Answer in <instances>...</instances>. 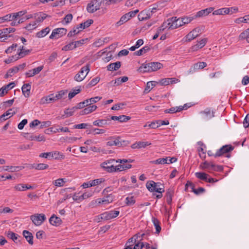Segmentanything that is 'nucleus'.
Instances as JSON below:
<instances>
[{"mask_svg":"<svg viewBox=\"0 0 249 249\" xmlns=\"http://www.w3.org/2000/svg\"><path fill=\"white\" fill-rule=\"evenodd\" d=\"M238 38L239 40L245 39L247 42L249 43V28L241 33Z\"/></svg>","mask_w":249,"mask_h":249,"instance_id":"nucleus-39","label":"nucleus"},{"mask_svg":"<svg viewBox=\"0 0 249 249\" xmlns=\"http://www.w3.org/2000/svg\"><path fill=\"white\" fill-rule=\"evenodd\" d=\"M105 181V179L104 178H99L93 180H89V181L87 182H84L83 183L81 187H82L83 188H87L89 187H91L92 186H95L97 185H98L104 182Z\"/></svg>","mask_w":249,"mask_h":249,"instance_id":"nucleus-11","label":"nucleus"},{"mask_svg":"<svg viewBox=\"0 0 249 249\" xmlns=\"http://www.w3.org/2000/svg\"><path fill=\"white\" fill-rule=\"evenodd\" d=\"M200 29L196 28L189 32L185 36L186 40L190 41L196 37L199 33Z\"/></svg>","mask_w":249,"mask_h":249,"instance_id":"nucleus-15","label":"nucleus"},{"mask_svg":"<svg viewBox=\"0 0 249 249\" xmlns=\"http://www.w3.org/2000/svg\"><path fill=\"white\" fill-rule=\"evenodd\" d=\"M150 47L148 46H145L140 50L134 53L135 54L138 56H141L145 53L150 50Z\"/></svg>","mask_w":249,"mask_h":249,"instance_id":"nucleus-44","label":"nucleus"},{"mask_svg":"<svg viewBox=\"0 0 249 249\" xmlns=\"http://www.w3.org/2000/svg\"><path fill=\"white\" fill-rule=\"evenodd\" d=\"M140 72L142 73L151 72V68L150 67L149 63H145L142 64L139 68Z\"/></svg>","mask_w":249,"mask_h":249,"instance_id":"nucleus-32","label":"nucleus"},{"mask_svg":"<svg viewBox=\"0 0 249 249\" xmlns=\"http://www.w3.org/2000/svg\"><path fill=\"white\" fill-rule=\"evenodd\" d=\"M24 168L23 166H5L2 167L4 171L10 172H14L21 170Z\"/></svg>","mask_w":249,"mask_h":249,"instance_id":"nucleus-28","label":"nucleus"},{"mask_svg":"<svg viewBox=\"0 0 249 249\" xmlns=\"http://www.w3.org/2000/svg\"><path fill=\"white\" fill-rule=\"evenodd\" d=\"M56 100L53 94H51L48 96L44 97L41 99L40 102L42 104H49L56 101Z\"/></svg>","mask_w":249,"mask_h":249,"instance_id":"nucleus-24","label":"nucleus"},{"mask_svg":"<svg viewBox=\"0 0 249 249\" xmlns=\"http://www.w3.org/2000/svg\"><path fill=\"white\" fill-rule=\"evenodd\" d=\"M156 86V82L155 81H149L147 83L146 87L145 89V92L146 93L149 92L151 89H152Z\"/></svg>","mask_w":249,"mask_h":249,"instance_id":"nucleus-53","label":"nucleus"},{"mask_svg":"<svg viewBox=\"0 0 249 249\" xmlns=\"http://www.w3.org/2000/svg\"><path fill=\"white\" fill-rule=\"evenodd\" d=\"M49 222L53 226H57L62 223V220L60 217L53 214L50 218Z\"/></svg>","mask_w":249,"mask_h":249,"instance_id":"nucleus-27","label":"nucleus"},{"mask_svg":"<svg viewBox=\"0 0 249 249\" xmlns=\"http://www.w3.org/2000/svg\"><path fill=\"white\" fill-rule=\"evenodd\" d=\"M23 48V46H22L21 48H20V51L18 53V56L16 57V60L24 57L29 54L31 52V50H24Z\"/></svg>","mask_w":249,"mask_h":249,"instance_id":"nucleus-37","label":"nucleus"},{"mask_svg":"<svg viewBox=\"0 0 249 249\" xmlns=\"http://www.w3.org/2000/svg\"><path fill=\"white\" fill-rule=\"evenodd\" d=\"M30 219L36 226H39L46 219V217L43 213H36L32 215Z\"/></svg>","mask_w":249,"mask_h":249,"instance_id":"nucleus-7","label":"nucleus"},{"mask_svg":"<svg viewBox=\"0 0 249 249\" xmlns=\"http://www.w3.org/2000/svg\"><path fill=\"white\" fill-rule=\"evenodd\" d=\"M18 72V69L14 67L10 69L7 72L5 77L6 78H8L9 77H11L14 74Z\"/></svg>","mask_w":249,"mask_h":249,"instance_id":"nucleus-52","label":"nucleus"},{"mask_svg":"<svg viewBox=\"0 0 249 249\" xmlns=\"http://www.w3.org/2000/svg\"><path fill=\"white\" fill-rule=\"evenodd\" d=\"M121 67V63L119 61L109 64L107 68L108 71H116L119 69Z\"/></svg>","mask_w":249,"mask_h":249,"instance_id":"nucleus-41","label":"nucleus"},{"mask_svg":"<svg viewBox=\"0 0 249 249\" xmlns=\"http://www.w3.org/2000/svg\"><path fill=\"white\" fill-rule=\"evenodd\" d=\"M199 168L207 170L210 173L213 171H220L223 169L221 165H216L212 162H209L207 161L201 162L199 165Z\"/></svg>","mask_w":249,"mask_h":249,"instance_id":"nucleus-3","label":"nucleus"},{"mask_svg":"<svg viewBox=\"0 0 249 249\" xmlns=\"http://www.w3.org/2000/svg\"><path fill=\"white\" fill-rule=\"evenodd\" d=\"M152 221L156 228L157 233H159L161 231V227L160 225L159 220L156 218H153Z\"/></svg>","mask_w":249,"mask_h":249,"instance_id":"nucleus-56","label":"nucleus"},{"mask_svg":"<svg viewBox=\"0 0 249 249\" xmlns=\"http://www.w3.org/2000/svg\"><path fill=\"white\" fill-rule=\"evenodd\" d=\"M50 28L47 27L36 33V36L38 38H42L45 36L49 33Z\"/></svg>","mask_w":249,"mask_h":249,"instance_id":"nucleus-35","label":"nucleus"},{"mask_svg":"<svg viewBox=\"0 0 249 249\" xmlns=\"http://www.w3.org/2000/svg\"><path fill=\"white\" fill-rule=\"evenodd\" d=\"M31 88V85L30 84H25L22 86L21 88L22 92L25 97H29Z\"/></svg>","mask_w":249,"mask_h":249,"instance_id":"nucleus-29","label":"nucleus"},{"mask_svg":"<svg viewBox=\"0 0 249 249\" xmlns=\"http://www.w3.org/2000/svg\"><path fill=\"white\" fill-rule=\"evenodd\" d=\"M27 135L28 136L26 138L30 141H36L37 142H44L45 141V138L44 136L42 135L35 136L33 134H27Z\"/></svg>","mask_w":249,"mask_h":249,"instance_id":"nucleus-25","label":"nucleus"},{"mask_svg":"<svg viewBox=\"0 0 249 249\" xmlns=\"http://www.w3.org/2000/svg\"><path fill=\"white\" fill-rule=\"evenodd\" d=\"M207 39L203 38L200 41H198L197 43L192 46L189 49V52H194L198 51L199 49L203 48L207 43Z\"/></svg>","mask_w":249,"mask_h":249,"instance_id":"nucleus-13","label":"nucleus"},{"mask_svg":"<svg viewBox=\"0 0 249 249\" xmlns=\"http://www.w3.org/2000/svg\"><path fill=\"white\" fill-rule=\"evenodd\" d=\"M146 187L150 192L158 193L156 196L157 198H160L162 196V194L164 192V187L160 182H155L153 180H150L146 183Z\"/></svg>","mask_w":249,"mask_h":249,"instance_id":"nucleus-1","label":"nucleus"},{"mask_svg":"<svg viewBox=\"0 0 249 249\" xmlns=\"http://www.w3.org/2000/svg\"><path fill=\"white\" fill-rule=\"evenodd\" d=\"M38 25L36 22L32 21L28 24L24 28L29 31H32L37 27Z\"/></svg>","mask_w":249,"mask_h":249,"instance_id":"nucleus-51","label":"nucleus"},{"mask_svg":"<svg viewBox=\"0 0 249 249\" xmlns=\"http://www.w3.org/2000/svg\"><path fill=\"white\" fill-rule=\"evenodd\" d=\"M182 110H183V107L180 106L179 107H173L169 109H167L165 110L164 112L166 113H174L180 112Z\"/></svg>","mask_w":249,"mask_h":249,"instance_id":"nucleus-40","label":"nucleus"},{"mask_svg":"<svg viewBox=\"0 0 249 249\" xmlns=\"http://www.w3.org/2000/svg\"><path fill=\"white\" fill-rule=\"evenodd\" d=\"M167 27L169 30H173L178 28V24L176 22V17H172L165 21Z\"/></svg>","mask_w":249,"mask_h":249,"instance_id":"nucleus-17","label":"nucleus"},{"mask_svg":"<svg viewBox=\"0 0 249 249\" xmlns=\"http://www.w3.org/2000/svg\"><path fill=\"white\" fill-rule=\"evenodd\" d=\"M134 160L129 159H123L116 160V163H120V164L116 165V172L122 171L126 169H130L132 167V165L130 163L133 162Z\"/></svg>","mask_w":249,"mask_h":249,"instance_id":"nucleus-5","label":"nucleus"},{"mask_svg":"<svg viewBox=\"0 0 249 249\" xmlns=\"http://www.w3.org/2000/svg\"><path fill=\"white\" fill-rule=\"evenodd\" d=\"M67 33V29L64 28H58L53 30L49 36L50 39H58Z\"/></svg>","mask_w":249,"mask_h":249,"instance_id":"nucleus-9","label":"nucleus"},{"mask_svg":"<svg viewBox=\"0 0 249 249\" xmlns=\"http://www.w3.org/2000/svg\"><path fill=\"white\" fill-rule=\"evenodd\" d=\"M195 176L198 179L205 181H207V178L209 176L208 174L203 172H196Z\"/></svg>","mask_w":249,"mask_h":249,"instance_id":"nucleus-47","label":"nucleus"},{"mask_svg":"<svg viewBox=\"0 0 249 249\" xmlns=\"http://www.w3.org/2000/svg\"><path fill=\"white\" fill-rule=\"evenodd\" d=\"M43 66H40L32 70H29L25 74L26 77H31L38 74L43 69Z\"/></svg>","mask_w":249,"mask_h":249,"instance_id":"nucleus-14","label":"nucleus"},{"mask_svg":"<svg viewBox=\"0 0 249 249\" xmlns=\"http://www.w3.org/2000/svg\"><path fill=\"white\" fill-rule=\"evenodd\" d=\"M116 160L109 159L102 162L100 166L106 171L112 173L116 172V165L115 166Z\"/></svg>","mask_w":249,"mask_h":249,"instance_id":"nucleus-4","label":"nucleus"},{"mask_svg":"<svg viewBox=\"0 0 249 249\" xmlns=\"http://www.w3.org/2000/svg\"><path fill=\"white\" fill-rule=\"evenodd\" d=\"M81 31H82V30H80L79 26L78 25H77L68 34V36L70 37H72V36H74V35L78 34Z\"/></svg>","mask_w":249,"mask_h":249,"instance_id":"nucleus-49","label":"nucleus"},{"mask_svg":"<svg viewBox=\"0 0 249 249\" xmlns=\"http://www.w3.org/2000/svg\"><path fill=\"white\" fill-rule=\"evenodd\" d=\"M75 110L76 109L74 107L71 108H68L65 111V114L67 117L71 116L73 114Z\"/></svg>","mask_w":249,"mask_h":249,"instance_id":"nucleus-62","label":"nucleus"},{"mask_svg":"<svg viewBox=\"0 0 249 249\" xmlns=\"http://www.w3.org/2000/svg\"><path fill=\"white\" fill-rule=\"evenodd\" d=\"M119 139H120L119 137H111L109 138V141L107 142L106 145L107 146L122 145V143L120 141Z\"/></svg>","mask_w":249,"mask_h":249,"instance_id":"nucleus-20","label":"nucleus"},{"mask_svg":"<svg viewBox=\"0 0 249 249\" xmlns=\"http://www.w3.org/2000/svg\"><path fill=\"white\" fill-rule=\"evenodd\" d=\"M151 17L149 10H143L138 15V18L140 21H143Z\"/></svg>","mask_w":249,"mask_h":249,"instance_id":"nucleus-26","label":"nucleus"},{"mask_svg":"<svg viewBox=\"0 0 249 249\" xmlns=\"http://www.w3.org/2000/svg\"><path fill=\"white\" fill-rule=\"evenodd\" d=\"M233 147L231 145H225L218 149L214 154V157H218L227 154L228 152L233 150Z\"/></svg>","mask_w":249,"mask_h":249,"instance_id":"nucleus-12","label":"nucleus"},{"mask_svg":"<svg viewBox=\"0 0 249 249\" xmlns=\"http://www.w3.org/2000/svg\"><path fill=\"white\" fill-rule=\"evenodd\" d=\"M22 234L29 244H33V236L31 232L28 231L24 230L23 231Z\"/></svg>","mask_w":249,"mask_h":249,"instance_id":"nucleus-30","label":"nucleus"},{"mask_svg":"<svg viewBox=\"0 0 249 249\" xmlns=\"http://www.w3.org/2000/svg\"><path fill=\"white\" fill-rule=\"evenodd\" d=\"M65 158L64 154L59 151H54L52 152V158L57 160H64Z\"/></svg>","mask_w":249,"mask_h":249,"instance_id":"nucleus-34","label":"nucleus"},{"mask_svg":"<svg viewBox=\"0 0 249 249\" xmlns=\"http://www.w3.org/2000/svg\"><path fill=\"white\" fill-rule=\"evenodd\" d=\"M100 78L98 76L93 78L89 82L87 87L90 88L96 85L100 81Z\"/></svg>","mask_w":249,"mask_h":249,"instance_id":"nucleus-54","label":"nucleus"},{"mask_svg":"<svg viewBox=\"0 0 249 249\" xmlns=\"http://www.w3.org/2000/svg\"><path fill=\"white\" fill-rule=\"evenodd\" d=\"M168 161V158L165 157L163 158H159L156 160L151 161L150 163L156 164H167Z\"/></svg>","mask_w":249,"mask_h":249,"instance_id":"nucleus-42","label":"nucleus"},{"mask_svg":"<svg viewBox=\"0 0 249 249\" xmlns=\"http://www.w3.org/2000/svg\"><path fill=\"white\" fill-rule=\"evenodd\" d=\"M101 5V0H92L88 4L87 10L89 13H93L100 9Z\"/></svg>","mask_w":249,"mask_h":249,"instance_id":"nucleus-8","label":"nucleus"},{"mask_svg":"<svg viewBox=\"0 0 249 249\" xmlns=\"http://www.w3.org/2000/svg\"><path fill=\"white\" fill-rule=\"evenodd\" d=\"M79 193H75L73 194V195L72 196L73 200L77 202H80L83 201L82 195H79Z\"/></svg>","mask_w":249,"mask_h":249,"instance_id":"nucleus-60","label":"nucleus"},{"mask_svg":"<svg viewBox=\"0 0 249 249\" xmlns=\"http://www.w3.org/2000/svg\"><path fill=\"white\" fill-rule=\"evenodd\" d=\"M97 108V106L96 105L88 106L87 107H85L80 112V115H85L89 114L95 111Z\"/></svg>","mask_w":249,"mask_h":249,"instance_id":"nucleus-19","label":"nucleus"},{"mask_svg":"<svg viewBox=\"0 0 249 249\" xmlns=\"http://www.w3.org/2000/svg\"><path fill=\"white\" fill-rule=\"evenodd\" d=\"M111 119L112 120L119 121L120 122H126L130 119V117L124 115L119 116H112L111 117Z\"/></svg>","mask_w":249,"mask_h":249,"instance_id":"nucleus-33","label":"nucleus"},{"mask_svg":"<svg viewBox=\"0 0 249 249\" xmlns=\"http://www.w3.org/2000/svg\"><path fill=\"white\" fill-rule=\"evenodd\" d=\"M136 200L134 196H130L126 197L125 203L127 206H131L135 203Z\"/></svg>","mask_w":249,"mask_h":249,"instance_id":"nucleus-48","label":"nucleus"},{"mask_svg":"<svg viewBox=\"0 0 249 249\" xmlns=\"http://www.w3.org/2000/svg\"><path fill=\"white\" fill-rule=\"evenodd\" d=\"M150 67L151 68V72L155 71L160 69L163 67V65L158 62H149Z\"/></svg>","mask_w":249,"mask_h":249,"instance_id":"nucleus-31","label":"nucleus"},{"mask_svg":"<svg viewBox=\"0 0 249 249\" xmlns=\"http://www.w3.org/2000/svg\"><path fill=\"white\" fill-rule=\"evenodd\" d=\"M14 189L18 191H25L26 189V184H18L14 187Z\"/></svg>","mask_w":249,"mask_h":249,"instance_id":"nucleus-59","label":"nucleus"},{"mask_svg":"<svg viewBox=\"0 0 249 249\" xmlns=\"http://www.w3.org/2000/svg\"><path fill=\"white\" fill-rule=\"evenodd\" d=\"M130 19L128 18V15L126 14L123 15L120 19V20L116 23V26L119 27L121 26V25L123 24L124 23L127 22L128 20H129Z\"/></svg>","mask_w":249,"mask_h":249,"instance_id":"nucleus-46","label":"nucleus"},{"mask_svg":"<svg viewBox=\"0 0 249 249\" xmlns=\"http://www.w3.org/2000/svg\"><path fill=\"white\" fill-rule=\"evenodd\" d=\"M207 66V64L205 62H199L198 63H196L195 64L193 67H192L189 71V73H193L196 70H199V69H202L206 67Z\"/></svg>","mask_w":249,"mask_h":249,"instance_id":"nucleus-22","label":"nucleus"},{"mask_svg":"<svg viewBox=\"0 0 249 249\" xmlns=\"http://www.w3.org/2000/svg\"><path fill=\"white\" fill-rule=\"evenodd\" d=\"M49 167L48 164L45 163L34 164L32 165V168L36 170H44Z\"/></svg>","mask_w":249,"mask_h":249,"instance_id":"nucleus-50","label":"nucleus"},{"mask_svg":"<svg viewBox=\"0 0 249 249\" xmlns=\"http://www.w3.org/2000/svg\"><path fill=\"white\" fill-rule=\"evenodd\" d=\"M73 18V16L72 14H67L63 18V20H62V22L63 24H68V23H70Z\"/></svg>","mask_w":249,"mask_h":249,"instance_id":"nucleus-55","label":"nucleus"},{"mask_svg":"<svg viewBox=\"0 0 249 249\" xmlns=\"http://www.w3.org/2000/svg\"><path fill=\"white\" fill-rule=\"evenodd\" d=\"M213 8L210 7L204 10L199 11L196 13V15H195V17L197 18L206 16L211 13L213 11Z\"/></svg>","mask_w":249,"mask_h":249,"instance_id":"nucleus-23","label":"nucleus"},{"mask_svg":"<svg viewBox=\"0 0 249 249\" xmlns=\"http://www.w3.org/2000/svg\"><path fill=\"white\" fill-rule=\"evenodd\" d=\"M18 47L17 44H13L10 47H9L5 51V52L6 53H11L13 51L16 50L17 47Z\"/></svg>","mask_w":249,"mask_h":249,"instance_id":"nucleus-64","label":"nucleus"},{"mask_svg":"<svg viewBox=\"0 0 249 249\" xmlns=\"http://www.w3.org/2000/svg\"><path fill=\"white\" fill-rule=\"evenodd\" d=\"M90 71V66L87 64L85 66L82 67L80 71L75 75L74 79L77 82L83 81L87 76Z\"/></svg>","mask_w":249,"mask_h":249,"instance_id":"nucleus-6","label":"nucleus"},{"mask_svg":"<svg viewBox=\"0 0 249 249\" xmlns=\"http://www.w3.org/2000/svg\"><path fill=\"white\" fill-rule=\"evenodd\" d=\"M115 198L114 196L112 194H109L107 195L106 196H104L102 198H98L95 200L92 201L90 204L89 206L93 207L96 204H97L98 205L100 204H103L105 205H107L108 204H110L112 203Z\"/></svg>","mask_w":249,"mask_h":249,"instance_id":"nucleus-2","label":"nucleus"},{"mask_svg":"<svg viewBox=\"0 0 249 249\" xmlns=\"http://www.w3.org/2000/svg\"><path fill=\"white\" fill-rule=\"evenodd\" d=\"M93 124L95 126L103 127L107 124V120L104 119L97 120L93 122Z\"/></svg>","mask_w":249,"mask_h":249,"instance_id":"nucleus-45","label":"nucleus"},{"mask_svg":"<svg viewBox=\"0 0 249 249\" xmlns=\"http://www.w3.org/2000/svg\"><path fill=\"white\" fill-rule=\"evenodd\" d=\"M16 113V111L13 108L8 109L5 113L0 116V120L5 121L11 117L13 116Z\"/></svg>","mask_w":249,"mask_h":249,"instance_id":"nucleus-21","label":"nucleus"},{"mask_svg":"<svg viewBox=\"0 0 249 249\" xmlns=\"http://www.w3.org/2000/svg\"><path fill=\"white\" fill-rule=\"evenodd\" d=\"M202 120L208 121L214 117V111L211 108H206L199 112Z\"/></svg>","mask_w":249,"mask_h":249,"instance_id":"nucleus-10","label":"nucleus"},{"mask_svg":"<svg viewBox=\"0 0 249 249\" xmlns=\"http://www.w3.org/2000/svg\"><path fill=\"white\" fill-rule=\"evenodd\" d=\"M7 236L12 239L14 242H16L18 239V235L12 231H9L7 234Z\"/></svg>","mask_w":249,"mask_h":249,"instance_id":"nucleus-61","label":"nucleus"},{"mask_svg":"<svg viewBox=\"0 0 249 249\" xmlns=\"http://www.w3.org/2000/svg\"><path fill=\"white\" fill-rule=\"evenodd\" d=\"M230 13V9L229 8H223L215 10L213 12V15H220L223 14H229Z\"/></svg>","mask_w":249,"mask_h":249,"instance_id":"nucleus-36","label":"nucleus"},{"mask_svg":"<svg viewBox=\"0 0 249 249\" xmlns=\"http://www.w3.org/2000/svg\"><path fill=\"white\" fill-rule=\"evenodd\" d=\"M66 182L67 179L66 178H61L53 181V183L57 187H61L64 186Z\"/></svg>","mask_w":249,"mask_h":249,"instance_id":"nucleus-38","label":"nucleus"},{"mask_svg":"<svg viewBox=\"0 0 249 249\" xmlns=\"http://www.w3.org/2000/svg\"><path fill=\"white\" fill-rule=\"evenodd\" d=\"M93 22L92 19H88L86 21L78 24L80 30H83L84 29L89 27Z\"/></svg>","mask_w":249,"mask_h":249,"instance_id":"nucleus-43","label":"nucleus"},{"mask_svg":"<svg viewBox=\"0 0 249 249\" xmlns=\"http://www.w3.org/2000/svg\"><path fill=\"white\" fill-rule=\"evenodd\" d=\"M181 18L182 20V23L183 25L189 23L194 18L193 17H184Z\"/></svg>","mask_w":249,"mask_h":249,"instance_id":"nucleus-63","label":"nucleus"},{"mask_svg":"<svg viewBox=\"0 0 249 249\" xmlns=\"http://www.w3.org/2000/svg\"><path fill=\"white\" fill-rule=\"evenodd\" d=\"M75 48H76V47H75V45L74 44V42H71V43H69L68 44L64 46L62 48V50L65 51H67L69 50H73V49H75Z\"/></svg>","mask_w":249,"mask_h":249,"instance_id":"nucleus-57","label":"nucleus"},{"mask_svg":"<svg viewBox=\"0 0 249 249\" xmlns=\"http://www.w3.org/2000/svg\"><path fill=\"white\" fill-rule=\"evenodd\" d=\"M107 213H108L110 220L117 217L120 213V212L119 211H107Z\"/></svg>","mask_w":249,"mask_h":249,"instance_id":"nucleus-58","label":"nucleus"},{"mask_svg":"<svg viewBox=\"0 0 249 249\" xmlns=\"http://www.w3.org/2000/svg\"><path fill=\"white\" fill-rule=\"evenodd\" d=\"M151 144V143L149 142L139 141L132 144L131 148L133 149H140L142 148H145Z\"/></svg>","mask_w":249,"mask_h":249,"instance_id":"nucleus-18","label":"nucleus"},{"mask_svg":"<svg viewBox=\"0 0 249 249\" xmlns=\"http://www.w3.org/2000/svg\"><path fill=\"white\" fill-rule=\"evenodd\" d=\"M47 15L42 12H38L34 14V22L38 25L39 23L42 22L46 18Z\"/></svg>","mask_w":249,"mask_h":249,"instance_id":"nucleus-16","label":"nucleus"}]
</instances>
